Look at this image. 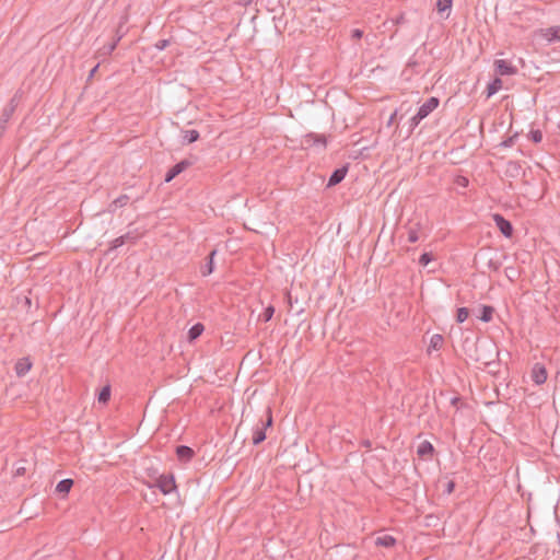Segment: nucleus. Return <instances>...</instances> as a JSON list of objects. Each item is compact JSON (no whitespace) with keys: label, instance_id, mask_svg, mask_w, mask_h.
<instances>
[{"label":"nucleus","instance_id":"f257e3e1","mask_svg":"<svg viewBox=\"0 0 560 560\" xmlns=\"http://www.w3.org/2000/svg\"><path fill=\"white\" fill-rule=\"evenodd\" d=\"M265 415L266 419L260 418L253 430L252 440L254 445H259L260 443H262L267 438L266 430L272 427L273 419L270 407L266 409Z\"/></svg>","mask_w":560,"mask_h":560},{"label":"nucleus","instance_id":"f03ea898","mask_svg":"<svg viewBox=\"0 0 560 560\" xmlns=\"http://www.w3.org/2000/svg\"><path fill=\"white\" fill-rule=\"evenodd\" d=\"M149 488H158L163 494H170L177 490L175 477L173 474H162L155 477V481L148 483Z\"/></svg>","mask_w":560,"mask_h":560},{"label":"nucleus","instance_id":"7ed1b4c3","mask_svg":"<svg viewBox=\"0 0 560 560\" xmlns=\"http://www.w3.org/2000/svg\"><path fill=\"white\" fill-rule=\"evenodd\" d=\"M493 218V221L495 222V225L497 228L499 229V231L505 236V237H512L513 236V232H514V229H513V225L511 223V221H509L508 219H505L502 214L500 213H494L492 215Z\"/></svg>","mask_w":560,"mask_h":560},{"label":"nucleus","instance_id":"20e7f679","mask_svg":"<svg viewBox=\"0 0 560 560\" xmlns=\"http://www.w3.org/2000/svg\"><path fill=\"white\" fill-rule=\"evenodd\" d=\"M190 165H192V162H190L187 159L182 160L180 162L173 165L165 174L164 182L170 183L172 182L176 176H178L180 173H183L186 168H188Z\"/></svg>","mask_w":560,"mask_h":560},{"label":"nucleus","instance_id":"39448f33","mask_svg":"<svg viewBox=\"0 0 560 560\" xmlns=\"http://www.w3.org/2000/svg\"><path fill=\"white\" fill-rule=\"evenodd\" d=\"M493 65L498 75H513L517 72V68L504 59H497Z\"/></svg>","mask_w":560,"mask_h":560},{"label":"nucleus","instance_id":"423d86ee","mask_svg":"<svg viewBox=\"0 0 560 560\" xmlns=\"http://www.w3.org/2000/svg\"><path fill=\"white\" fill-rule=\"evenodd\" d=\"M440 105V100L435 96H431L423 103L417 110V114L422 119L427 118L434 109Z\"/></svg>","mask_w":560,"mask_h":560},{"label":"nucleus","instance_id":"0eeeda50","mask_svg":"<svg viewBox=\"0 0 560 560\" xmlns=\"http://www.w3.org/2000/svg\"><path fill=\"white\" fill-rule=\"evenodd\" d=\"M435 453V448L430 441H423L417 448V455L423 460H431Z\"/></svg>","mask_w":560,"mask_h":560},{"label":"nucleus","instance_id":"6e6552de","mask_svg":"<svg viewBox=\"0 0 560 560\" xmlns=\"http://www.w3.org/2000/svg\"><path fill=\"white\" fill-rule=\"evenodd\" d=\"M302 143L307 147L320 144L325 149L327 145V138L325 135L310 132L304 136V140Z\"/></svg>","mask_w":560,"mask_h":560},{"label":"nucleus","instance_id":"1a4fd4ad","mask_svg":"<svg viewBox=\"0 0 560 560\" xmlns=\"http://www.w3.org/2000/svg\"><path fill=\"white\" fill-rule=\"evenodd\" d=\"M175 454L180 463H189L195 456V451L187 445H177Z\"/></svg>","mask_w":560,"mask_h":560},{"label":"nucleus","instance_id":"9d476101","mask_svg":"<svg viewBox=\"0 0 560 560\" xmlns=\"http://www.w3.org/2000/svg\"><path fill=\"white\" fill-rule=\"evenodd\" d=\"M348 173V164L336 168L329 176L327 187H332L341 183Z\"/></svg>","mask_w":560,"mask_h":560},{"label":"nucleus","instance_id":"9b49d317","mask_svg":"<svg viewBox=\"0 0 560 560\" xmlns=\"http://www.w3.org/2000/svg\"><path fill=\"white\" fill-rule=\"evenodd\" d=\"M33 363L28 357L21 358L14 365V371L18 377H23L32 369Z\"/></svg>","mask_w":560,"mask_h":560},{"label":"nucleus","instance_id":"f8f14e48","mask_svg":"<svg viewBox=\"0 0 560 560\" xmlns=\"http://www.w3.org/2000/svg\"><path fill=\"white\" fill-rule=\"evenodd\" d=\"M532 378L537 385L544 384L547 381V370L545 365L536 363L532 370Z\"/></svg>","mask_w":560,"mask_h":560},{"label":"nucleus","instance_id":"ddd939ff","mask_svg":"<svg viewBox=\"0 0 560 560\" xmlns=\"http://www.w3.org/2000/svg\"><path fill=\"white\" fill-rule=\"evenodd\" d=\"M137 241V235H133L131 232H127L124 235H120L116 237L114 241H112L109 250L116 249L126 243H135Z\"/></svg>","mask_w":560,"mask_h":560},{"label":"nucleus","instance_id":"4468645a","mask_svg":"<svg viewBox=\"0 0 560 560\" xmlns=\"http://www.w3.org/2000/svg\"><path fill=\"white\" fill-rule=\"evenodd\" d=\"M73 485H74L73 479H70V478L62 479L57 483L55 491H56V493L60 494L63 498L70 492Z\"/></svg>","mask_w":560,"mask_h":560},{"label":"nucleus","instance_id":"2eb2a0df","mask_svg":"<svg viewBox=\"0 0 560 560\" xmlns=\"http://www.w3.org/2000/svg\"><path fill=\"white\" fill-rule=\"evenodd\" d=\"M217 255V249H212L209 255L206 257V264L201 267V275L202 276H209L214 270V262L213 258Z\"/></svg>","mask_w":560,"mask_h":560},{"label":"nucleus","instance_id":"dca6fc26","mask_svg":"<svg viewBox=\"0 0 560 560\" xmlns=\"http://www.w3.org/2000/svg\"><path fill=\"white\" fill-rule=\"evenodd\" d=\"M411 108V105L408 102L401 103V105L390 115L388 125H392L395 119L401 120L406 113H408Z\"/></svg>","mask_w":560,"mask_h":560},{"label":"nucleus","instance_id":"f3484780","mask_svg":"<svg viewBox=\"0 0 560 560\" xmlns=\"http://www.w3.org/2000/svg\"><path fill=\"white\" fill-rule=\"evenodd\" d=\"M200 133L198 130L190 129V130H183L182 131V143L183 144H190L199 140Z\"/></svg>","mask_w":560,"mask_h":560},{"label":"nucleus","instance_id":"a211bd4d","mask_svg":"<svg viewBox=\"0 0 560 560\" xmlns=\"http://www.w3.org/2000/svg\"><path fill=\"white\" fill-rule=\"evenodd\" d=\"M444 343V337L440 334H434L430 339V345L427 349L428 354H431V352L438 351L443 347Z\"/></svg>","mask_w":560,"mask_h":560},{"label":"nucleus","instance_id":"6ab92c4d","mask_svg":"<svg viewBox=\"0 0 560 560\" xmlns=\"http://www.w3.org/2000/svg\"><path fill=\"white\" fill-rule=\"evenodd\" d=\"M502 80L499 77H495L488 85L485 91L486 97L490 98L492 95H494L501 88H502Z\"/></svg>","mask_w":560,"mask_h":560},{"label":"nucleus","instance_id":"aec40b11","mask_svg":"<svg viewBox=\"0 0 560 560\" xmlns=\"http://www.w3.org/2000/svg\"><path fill=\"white\" fill-rule=\"evenodd\" d=\"M205 331V326L203 324L201 323H196L195 325H192L190 327V329L188 330V335H187V338H188V341L189 342H192L195 341L196 339H198L202 332Z\"/></svg>","mask_w":560,"mask_h":560},{"label":"nucleus","instance_id":"412c9836","mask_svg":"<svg viewBox=\"0 0 560 560\" xmlns=\"http://www.w3.org/2000/svg\"><path fill=\"white\" fill-rule=\"evenodd\" d=\"M494 314V307L491 305H481L480 314L478 318L483 323H489L492 320Z\"/></svg>","mask_w":560,"mask_h":560},{"label":"nucleus","instance_id":"4be33fe9","mask_svg":"<svg viewBox=\"0 0 560 560\" xmlns=\"http://www.w3.org/2000/svg\"><path fill=\"white\" fill-rule=\"evenodd\" d=\"M452 5H453V0H438L436 1V10H438L439 14H441L442 16L444 13H446L444 16L445 19H447L450 16Z\"/></svg>","mask_w":560,"mask_h":560},{"label":"nucleus","instance_id":"5701e85b","mask_svg":"<svg viewBox=\"0 0 560 560\" xmlns=\"http://www.w3.org/2000/svg\"><path fill=\"white\" fill-rule=\"evenodd\" d=\"M128 22V15L127 14H124L121 18H120V21L116 27V36H115V42L118 44L120 42V39L126 35L127 31L124 28L125 27V24Z\"/></svg>","mask_w":560,"mask_h":560},{"label":"nucleus","instance_id":"b1692460","mask_svg":"<svg viewBox=\"0 0 560 560\" xmlns=\"http://www.w3.org/2000/svg\"><path fill=\"white\" fill-rule=\"evenodd\" d=\"M376 546H382L385 548H392L396 545V539L392 535H383L376 538L375 540Z\"/></svg>","mask_w":560,"mask_h":560},{"label":"nucleus","instance_id":"393cba45","mask_svg":"<svg viewBox=\"0 0 560 560\" xmlns=\"http://www.w3.org/2000/svg\"><path fill=\"white\" fill-rule=\"evenodd\" d=\"M112 388L110 385L107 384L101 388L97 395V400L100 404L106 405L110 399Z\"/></svg>","mask_w":560,"mask_h":560},{"label":"nucleus","instance_id":"a878e982","mask_svg":"<svg viewBox=\"0 0 560 560\" xmlns=\"http://www.w3.org/2000/svg\"><path fill=\"white\" fill-rule=\"evenodd\" d=\"M129 199L128 195H120L109 205V210L115 211L118 208L125 207L129 202Z\"/></svg>","mask_w":560,"mask_h":560},{"label":"nucleus","instance_id":"bb28decb","mask_svg":"<svg viewBox=\"0 0 560 560\" xmlns=\"http://www.w3.org/2000/svg\"><path fill=\"white\" fill-rule=\"evenodd\" d=\"M545 36L549 42H560V26L547 28Z\"/></svg>","mask_w":560,"mask_h":560},{"label":"nucleus","instance_id":"cd10ccee","mask_svg":"<svg viewBox=\"0 0 560 560\" xmlns=\"http://www.w3.org/2000/svg\"><path fill=\"white\" fill-rule=\"evenodd\" d=\"M116 46H117V43L115 40H113L109 44L103 45L98 49L97 54H98L100 57L106 58L107 56H109L115 50Z\"/></svg>","mask_w":560,"mask_h":560},{"label":"nucleus","instance_id":"c85d7f7f","mask_svg":"<svg viewBox=\"0 0 560 560\" xmlns=\"http://www.w3.org/2000/svg\"><path fill=\"white\" fill-rule=\"evenodd\" d=\"M423 119L419 117V115L416 113L408 121V131H407V138L410 137V135L413 132L416 127L422 121Z\"/></svg>","mask_w":560,"mask_h":560},{"label":"nucleus","instance_id":"c756f323","mask_svg":"<svg viewBox=\"0 0 560 560\" xmlns=\"http://www.w3.org/2000/svg\"><path fill=\"white\" fill-rule=\"evenodd\" d=\"M469 314H470V311L468 307H465V306L458 307L456 311V322L458 324L464 323L468 318Z\"/></svg>","mask_w":560,"mask_h":560},{"label":"nucleus","instance_id":"7c9ffc66","mask_svg":"<svg viewBox=\"0 0 560 560\" xmlns=\"http://www.w3.org/2000/svg\"><path fill=\"white\" fill-rule=\"evenodd\" d=\"M14 113L11 110V108H3L1 117H0V126H2L4 129H7V125L9 120L11 119L12 115Z\"/></svg>","mask_w":560,"mask_h":560},{"label":"nucleus","instance_id":"2f4dec72","mask_svg":"<svg viewBox=\"0 0 560 560\" xmlns=\"http://www.w3.org/2000/svg\"><path fill=\"white\" fill-rule=\"evenodd\" d=\"M453 183L458 188H467L469 185V179L464 175H456Z\"/></svg>","mask_w":560,"mask_h":560},{"label":"nucleus","instance_id":"473e14b6","mask_svg":"<svg viewBox=\"0 0 560 560\" xmlns=\"http://www.w3.org/2000/svg\"><path fill=\"white\" fill-rule=\"evenodd\" d=\"M273 314H275V307L272 305L267 306L264 310L262 314L260 315L261 320L265 323L269 322L272 318Z\"/></svg>","mask_w":560,"mask_h":560},{"label":"nucleus","instance_id":"72a5a7b5","mask_svg":"<svg viewBox=\"0 0 560 560\" xmlns=\"http://www.w3.org/2000/svg\"><path fill=\"white\" fill-rule=\"evenodd\" d=\"M528 138L534 143H540L542 141V132L539 129H535V130L533 129V130H530Z\"/></svg>","mask_w":560,"mask_h":560},{"label":"nucleus","instance_id":"f704fd0d","mask_svg":"<svg viewBox=\"0 0 560 560\" xmlns=\"http://www.w3.org/2000/svg\"><path fill=\"white\" fill-rule=\"evenodd\" d=\"M20 102V96L18 93H15L12 98L9 101V103L5 105V108H11V110L14 113Z\"/></svg>","mask_w":560,"mask_h":560},{"label":"nucleus","instance_id":"c9c22d12","mask_svg":"<svg viewBox=\"0 0 560 560\" xmlns=\"http://www.w3.org/2000/svg\"><path fill=\"white\" fill-rule=\"evenodd\" d=\"M517 137H518V133L515 132L513 136H510L505 140H503L500 145L504 147V148H510V147L514 145Z\"/></svg>","mask_w":560,"mask_h":560},{"label":"nucleus","instance_id":"e433bc0d","mask_svg":"<svg viewBox=\"0 0 560 560\" xmlns=\"http://www.w3.org/2000/svg\"><path fill=\"white\" fill-rule=\"evenodd\" d=\"M432 259H433V256L431 253H423V254H421V256L419 258V264L421 266H427Z\"/></svg>","mask_w":560,"mask_h":560},{"label":"nucleus","instance_id":"4c0bfd02","mask_svg":"<svg viewBox=\"0 0 560 560\" xmlns=\"http://www.w3.org/2000/svg\"><path fill=\"white\" fill-rule=\"evenodd\" d=\"M487 266L492 271H498L501 268V261L495 259H489Z\"/></svg>","mask_w":560,"mask_h":560},{"label":"nucleus","instance_id":"58836bf2","mask_svg":"<svg viewBox=\"0 0 560 560\" xmlns=\"http://www.w3.org/2000/svg\"><path fill=\"white\" fill-rule=\"evenodd\" d=\"M285 298H287L288 306H289L288 311L291 312L294 307V304L298 303V298H293L290 292H287Z\"/></svg>","mask_w":560,"mask_h":560},{"label":"nucleus","instance_id":"ea45409f","mask_svg":"<svg viewBox=\"0 0 560 560\" xmlns=\"http://www.w3.org/2000/svg\"><path fill=\"white\" fill-rule=\"evenodd\" d=\"M170 39H160L155 43L154 46L158 50H164L170 45Z\"/></svg>","mask_w":560,"mask_h":560},{"label":"nucleus","instance_id":"a19ab883","mask_svg":"<svg viewBox=\"0 0 560 560\" xmlns=\"http://www.w3.org/2000/svg\"><path fill=\"white\" fill-rule=\"evenodd\" d=\"M456 483L454 480H448L445 485L444 493L451 494L454 492Z\"/></svg>","mask_w":560,"mask_h":560},{"label":"nucleus","instance_id":"79ce46f5","mask_svg":"<svg viewBox=\"0 0 560 560\" xmlns=\"http://www.w3.org/2000/svg\"><path fill=\"white\" fill-rule=\"evenodd\" d=\"M419 240L418 232L413 229H410L408 232V242L416 243Z\"/></svg>","mask_w":560,"mask_h":560},{"label":"nucleus","instance_id":"37998d69","mask_svg":"<svg viewBox=\"0 0 560 560\" xmlns=\"http://www.w3.org/2000/svg\"><path fill=\"white\" fill-rule=\"evenodd\" d=\"M26 474V468L23 467V466H19L15 468L14 472H13V476L14 477H20V476H24Z\"/></svg>","mask_w":560,"mask_h":560},{"label":"nucleus","instance_id":"c03bdc74","mask_svg":"<svg viewBox=\"0 0 560 560\" xmlns=\"http://www.w3.org/2000/svg\"><path fill=\"white\" fill-rule=\"evenodd\" d=\"M363 36V31L359 28L352 30L351 37L354 39H360Z\"/></svg>","mask_w":560,"mask_h":560},{"label":"nucleus","instance_id":"a18cd8bd","mask_svg":"<svg viewBox=\"0 0 560 560\" xmlns=\"http://www.w3.org/2000/svg\"><path fill=\"white\" fill-rule=\"evenodd\" d=\"M360 445H361V446H363V447H365L366 450H371V447H372V442H371L370 440H362V441L360 442Z\"/></svg>","mask_w":560,"mask_h":560},{"label":"nucleus","instance_id":"49530a36","mask_svg":"<svg viewBox=\"0 0 560 560\" xmlns=\"http://www.w3.org/2000/svg\"><path fill=\"white\" fill-rule=\"evenodd\" d=\"M100 65L97 63L89 73V79L93 78L94 74L96 73L97 69H98Z\"/></svg>","mask_w":560,"mask_h":560},{"label":"nucleus","instance_id":"de8ad7c7","mask_svg":"<svg viewBox=\"0 0 560 560\" xmlns=\"http://www.w3.org/2000/svg\"><path fill=\"white\" fill-rule=\"evenodd\" d=\"M150 477H152L154 480H155V477H158L156 475V470L155 469H149V474H148Z\"/></svg>","mask_w":560,"mask_h":560},{"label":"nucleus","instance_id":"09e8293b","mask_svg":"<svg viewBox=\"0 0 560 560\" xmlns=\"http://www.w3.org/2000/svg\"><path fill=\"white\" fill-rule=\"evenodd\" d=\"M459 400H460V398H459V397H453V398L451 399V404H452L453 406H456V405L459 402Z\"/></svg>","mask_w":560,"mask_h":560},{"label":"nucleus","instance_id":"8fccbe9b","mask_svg":"<svg viewBox=\"0 0 560 560\" xmlns=\"http://www.w3.org/2000/svg\"><path fill=\"white\" fill-rule=\"evenodd\" d=\"M7 129H4L2 126H0V139L3 137Z\"/></svg>","mask_w":560,"mask_h":560},{"label":"nucleus","instance_id":"3c124183","mask_svg":"<svg viewBox=\"0 0 560 560\" xmlns=\"http://www.w3.org/2000/svg\"><path fill=\"white\" fill-rule=\"evenodd\" d=\"M303 312H304V308L301 306L300 308H298V310H296V312H295V313H296V315H300V314H301V313H303Z\"/></svg>","mask_w":560,"mask_h":560},{"label":"nucleus","instance_id":"603ef678","mask_svg":"<svg viewBox=\"0 0 560 560\" xmlns=\"http://www.w3.org/2000/svg\"><path fill=\"white\" fill-rule=\"evenodd\" d=\"M401 20H404V16H400V19L397 20V23H400Z\"/></svg>","mask_w":560,"mask_h":560},{"label":"nucleus","instance_id":"864d4df0","mask_svg":"<svg viewBox=\"0 0 560 560\" xmlns=\"http://www.w3.org/2000/svg\"><path fill=\"white\" fill-rule=\"evenodd\" d=\"M401 20H404V16H400V19L397 20V23H400Z\"/></svg>","mask_w":560,"mask_h":560},{"label":"nucleus","instance_id":"5fc2aeb1","mask_svg":"<svg viewBox=\"0 0 560 560\" xmlns=\"http://www.w3.org/2000/svg\"><path fill=\"white\" fill-rule=\"evenodd\" d=\"M401 20H404V16H400V19L397 20V23H400Z\"/></svg>","mask_w":560,"mask_h":560}]
</instances>
